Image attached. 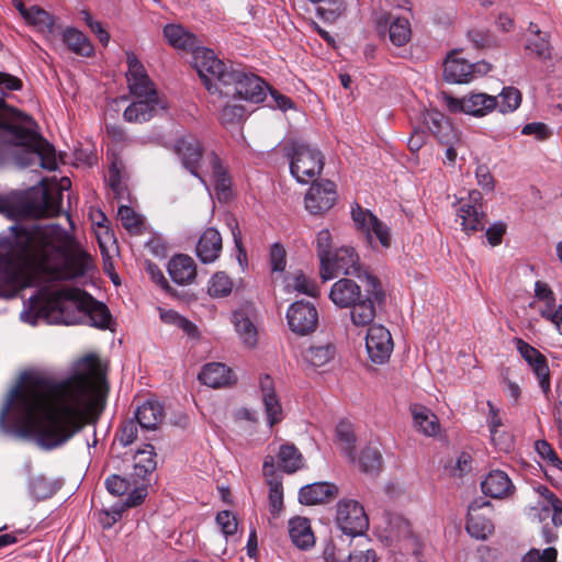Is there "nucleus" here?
<instances>
[{"label":"nucleus","mask_w":562,"mask_h":562,"mask_svg":"<svg viewBox=\"0 0 562 562\" xmlns=\"http://www.w3.org/2000/svg\"><path fill=\"white\" fill-rule=\"evenodd\" d=\"M106 392L94 359L85 358L64 379L35 378L11 389L0 408V432L59 448L95 418Z\"/></svg>","instance_id":"1"},{"label":"nucleus","mask_w":562,"mask_h":562,"mask_svg":"<svg viewBox=\"0 0 562 562\" xmlns=\"http://www.w3.org/2000/svg\"><path fill=\"white\" fill-rule=\"evenodd\" d=\"M91 267V257L59 225L22 227L0 238V299L15 297L40 277L70 280Z\"/></svg>","instance_id":"2"},{"label":"nucleus","mask_w":562,"mask_h":562,"mask_svg":"<svg viewBox=\"0 0 562 562\" xmlns=\"http://www.w3.org/2000/svg\"><path fill=\"white\" fill-rule=\"evenodd\" d=\"M69 308L86 310L90 324L94 327L108 328L111 316L108 307L92 300L90 295L77 288H61L53 292L38 291L24 301V308L20 313L23 323L35 326L38 319L48 323L71 324L75 321L65 316Z\"/></svg>","instance_id":"3"},{"label":"nucleus","mask_w":562,"mask_h":562,"mask_svg":"<svg viewBox=\"0 0 562 562\" xmlns=\"http://www.w3.org/2000/svg\"><path fill=\"white\" fill-rule=\"evenodd\" d=\"M9 145L19 148L15 156L21 167L40 166L49 171L57 168L55 148L35 132L33 120L7 108L0 99V161Z\"/></svg>","instance_id":"4"},{"label":"nucleus","mask_w":562,"mask_h":562,"mask_svg":"<svg viewBox=\"0 0 562 562\" xmlns=\"http://www.w3.org/2000/svg\"><path fill=\"white\" fill-rule=\"evenodd\" d=\"M126 80L132 103L124 110L123 116L130 123H144L165 109V102L147 75L144 65L133 53H126Z\"/></svg>","instance_id":"5"},{"label":"nucleus","mask_w":562,"mask_h":562,"mask_svg":"<svg viewBox=\"0 0 562 562\" xmlns=\"http://www.w3.org/2000/svg\"><path fill=\"white\" fill-rule=\"evenodd\" d=\"M268 86L257 75L247 72L241 68H231L226 81L221 88V97L240 99L252 103H260L267 97Z\"/></svg>","instance_id":"6"},{"label":"nucleus","mask_w":562,"mask_h":562,"mask_svg":"<svg viewBox=\"0 0 562 562\" xmlns=\"http://www.w3.org/2000/svg\"><path fill=\"white\" fill-rule=\"evenodd\" d=\"M291 175L300 183H308L323 170L324 156L318 148L304 142H293L288 150Z\"/></svg>","instance_id":"7"},{"label":"nucleus","mask_w":562,"mask_h":562,"mask_svg":"<svg viewBox=\"0 0 562 562\" xmlns=\"http://www.w3.org/2000/svg\"><path fill=\"white\" fill-rule=\"evenodd\" d=\"M192 64L209 92L218 94L225 85L226 75L234 68L232 64L217 58L212 49L200 46L192 52Z\"/></svg>","instance_id":"8"},{"label":"nucleus","mask_w":562,"mask_h":562,"mask_svg":"<svg viewBox=\"0 0 562 562\" xmlns=\"http://www.w3.org/2000/svg\"><path fill=\"white\" fill-rule=\"evenodd\" d=\"M364 280L367 282L364 297L348 307L350 308L351 324L358 328H369L373 325L372 322L376 314L374 302H380L384 297L381 283L376 277L366 272Z\"/></svg>","instance_id":"9"},{"label":"nucleus","mask_w":562,"mask_h":562,"mask_svg":"<svg viewBox=\"0 0 562 562\" xmlns=\"http://www.w3.org/2000/svg\"><path fill=\"white\" fill-rule=\"evenodd\" d=\"M176 151L180 157L183 167L189 170L194 177L200 179V181L206 187V181L204 179L205 173L209 172L207 166L209 161L206 156L211 151H203L202 146L199 139L192 135H186L178 139L176 144Z\"/></svg>","instance_id":"10"},{"label":"nucleus","mask_w":562,"mask_h":562,"mask_svg":"<svg viewBox=\"0 0 562 562\" xmlns=\"http://www.w3.org/2000/svg\"><path fill=\"white\" fill-rule=\"evenodd\" d=\"M491 70V65L485 61L469 63L460 56V53L451 52L443 64V77L450 83H467L483 76Z\"/></svg>","instance_id":"11"},{"label":"nucleus","mask_w":562,"mask_h":562,"mask_svg":"<svg viewBox=\"0 0 562 562\" xmlns=\"http://www.w3.org/2000/svg\"><path fill=\"white\" fill-rule=\"evenodd\" d=\"M336 522L344 533L351 537L362 535L369 527L363 506L351 498H342L337 503Z\"/></svg>","instance_id":"12"},{"label":"nucleus","mask_w":562,"mask_h":562,"mask_svg":"<svg viewBox=\"0 0 562 562\" xmlns=\"http://www.w3.org/2000/svg\"><path fill=\"white\" fill-rule=\"evenodd\" d=\"M328 271H325L324 265L321 266L319 272L324 281L331 280L338 274H355L358 278L364 279V271L361 273L359 263V256L352 247L344 246L336 249L331 256L328 257Z\"/></svg>","instance_id":"13"},{"label":"nucleus","mask_w":562,"mask_h":562,"mask_svg":"<svg viewBox=\"0 0 562 562\" xmlns=\"http://www.w3.org/2000/svg\"><path fill=\"white\" fill-rule=\"evenodd\" d=\"M456 213L457 221L460 222L464 233L470 234L483 229L485 213L481 192L472 190L467 198H460Z\"/></svg>","instance_id":"14"},{"label":"nucleus","mask_w":562,"mask_h":562,"mask_svg":"<svg viewBox=\"0 0 562 562\" xmlns=\"http://www.w3.org/2000/svg\"><path fill=\"white\" fill-rule=\"evenodd\" d=\"M351 217L357 228L364 234L370 245L373 244V237H375L382 247L389 248L391 246L392 238L390 227L369 210H364L356 203L351 207Z\"/></svg>","instance_id":"15"},{"label":"nucleus","mask_w":562,"mask_h":562,"mask_svg":"<svg viewBox=\"0 0 562 562\" xmlns=\"http://www.w3.org/2000/svg\"><path fill=\"white\" fill-rule=\"evenodd\" d=\"M515 345L520 356L524 358V360L536 375L539 387L541 389L544 397L550 401L552 395L551 379L550 369L546 357L535 347L520 338L515 340Z\"/></svg>","instance_id":"16"},{"label":"nucleus","mask_w":562,"mask_h":562,"mask_svg":"<svg viewBox=\"0 0 562 562\" xmlns=\"http://www.w3.org/2000/svg\"><path fill=\"white\" fill-rule=\"evenodd\" d=\"M496 105L497 99L483 92L469 93L462 98H447V106L451 112L479 117L492 112Z\"/></svg>","instance_id":"17"},{"label":"nucleus","mask_w":562,"mask_h":562,"mask_svg":"<svg viewBox=\"0 0 562 562\" xmlns=\"http://www.w3.org/2000/svg\"><path fill=\"white\" fill-rule=\"evenodd\" d=\"M286 321L293 333L304 336L316 329L318 313L313 303L296 301L288 308Z\"/></svg>","instance_id":"18"},{"label":"nucleus","mask_w":562,"mask_h":562,"mask_svg":"<svg viewBox=\"0 0 562 562\" xmlns=\"http://www.w3.org/2000/svg\"><path fill=\"white\" fill-rule=\"evenodd\" d=\"M366 350L373 363H385L393 351L390 330L382 325H371L366 336Z\"/></svg>","instance_id":"19"},{"label":"nucleus","mask_w":562,"mask_h":562,"mask_svg":"<svg viewBox=\"0 0 562 562\" xmlns=\"http://www.w3.org/2000/svg\"><path fill=\"white\" fill-rule=\"evenodd\" d=\"M337 200L336 186L324 180L313 183L305 195V207L312 214H321L333 207Z\"/></svg>","instance_id":"20"},{"label":"nucleus","mask_w":562,"mask_h":562,"mask_svg":"<svg viewBox=\"0 0 562 562\" xmlns=\"http://www.w3.org/2000/svg\"><path fill=\"white\" fill-rule=\"evenodd\" d=\"M375 24L380 33L389 30L390 41L395 46H404L411 40V23L406 18H395L390 13H381L376 16Z\"/></svg>","instance_id":"21"},{"label":"nucleus","mask_w":562,"mask_h":562,"mask_svg":"<svg viewBox=\"0 0 562 562\" xmlns=\"http://www.w3.org/2000/svg\"><path fill=\"white\" fill-rule=\"evenodd\" d=\"M366 295V290L362 292L361 286L353 280L342 278L336 281L329 291V299L339 308H347L355 305L358 301L362 300Z\"/></svg>","instance_id":"22"},{"label":"nucleus","mask_w":562,"mask_h":562,"mask_svg":"<svg viewBox=\"0 0 562 562\" xmlns=\"http://www.w3.org/2000/svg\"><path fill=\"white\" fill-rule=\"evenodd\" d=\"M490 502L479 498L474 499L468 508L467 530L469 535L476 539H485L494 530L492 521L480 510L490 507Z\"/></svg>","instance_id":"23"},{"label":"nucleus","mask_w":562,"mask_h":562,"mask_svg":"<svg viewBox=\"0 0 562 562\" xmlns=\"http://www.w3.org/2000/svg\"><path fill=\"white\" fill-rule=\"evenodd\" d=\"M206 159L209 161V172L206 175H212L216 196L220 201L226 202L233 196L231 177L215 153L211 151Z\"/></svg>","instance_id":"24"},{"label":"nucleus","mask_w":562,"mask_h":562,"mask_svg":"<svg viewBox=\"0 0 562 562\" xmlns=\"http://www.w3.org/2000/svg\"><path fill=\"white\" fill-rule=\"evenodd\" d=\"M201 383L213 389L232 385L236 376L231 368L221 362L206 363L198 375Z\"/></svg>","instance_id":"25"},{"label":"nucleus","mask_w":562,"mask_h":562,"mask_svg":"<svg viewBox=\"0 0 562 562\" xmlns=\"http://www.w3.org/2000/svg\"><path fill=\"white\" fill-rule=\"evenodd\" d=\"M482 492L493 498H507L515 492V486L506 472L491 471L481 483Z\"/></svg>","instance_id":"26"},{"label":"nucleus","mask_w":562,"mask_h":562,"mask_svg":"<svg viewBox=\"0 0 562 562\" xmlns=\"http://www.w3.org/2000/svg\"><path fill=\"white\" fill-rule=\"evenodd\" d=\"M222 248L223 244L220 232L209 227L200 236L195 251L203 263H212L220 257Z\"/></svg>","instance_id":"27"},{"label":"nucleus","mask_w":562,"mask_h":562,"mask_svg":"<svg viewBox=\"0 0 562 562\" xmlns=\"http://www.w3.org/2000/svg\"><path fill=\"white\" fill-rule=\"evenodd\" d=\"M338 494V487L328 482H316L301 487L299 501L303 505H315L328 502Z\"/></svg>","instance_id":"28"},{"label":"nucleus","mask_w":562,"mask_h":562,"mask_svg":"<svg viewBox=\"0 0 562 562\" xmlns=\"http://www.w3.org/2000/svg\"><path fill=\"white\" fill-rule=\"evenodd\" d=\"M288 531L292 543L300 550H308L315 544V536L307 518L296 516L289 520Z\"/></svg>","instance_id":"29"},{"label":"nucleus","mask_w":562,"mask_h":562,"mask_svg":"<svg viewBox=\"0 0 562 562\" xmlns=\"http://www.w3.org/2000/svg\"><path fill=\"white\" fill-rule=\"evenodd\" d=\"M487 426L491 440L501 451L507 452L513 448V438L509 434L501 430L503 422L499 415V409L490 401L487 402Z\"/></svg>","instance_id":"30"},{"label":"nucleus","mask_w":562,"mask_h":562,"mask_svg":"<svg viewBox=\"0 0 562 562\" xmlns=\"http://www.w3.org/2000/svg\"><path fill=\"white\" fill-rule=\"evenodd\" d=\"M168 272L177 284H189L195 279L196 266L191 257L177 255L169 261Z\"/></svg>","instance_id":"31"},{"label":"nucleus","mask_w":562,"mask_h":562,"mask_svg":"<svg viewBox=\"0 0 562 562\" xmlns=\"http://www.w3.org/2000/svg\"><path fill=\"white\" fill-rule=\"evenodd\" d=\"M424 123L428 130L443 144L450 143L457 134L448 119L437 110H428L424 113Z\"/></svg>","instance_id":"32"},{"label":"nucleus","mask_w":562,"mask_h":562,"mask_svg":"<svg viewBox=\"0 0 562 562\" xmlns=\"http://www.w3.org/2000/svg\"><path fill=\"white\" fill-rule=\"evenodd\" d=\"M137 424L146 430H154L162 422L164 407L157 401H146L136 409Z\"/></svg>","instance_id":"33"},{"label":"nucleus","mask_w":562,"mask_h":562,"mask_svg":"<svg viewBox=\"0 0 562 562\" xmlns=\"http://www.w3.org/2000/svg\"><path fill=\"white\" fill-rule=\"evenodd\" d=\"M164 36L169 45L178 49L193 52L199 44L196 36L179 24H167L164 27Z\"/></svg>","instance_id":"34"},{"label":"nucleus","mask_w":562,"mask_h":562,"mask_svg":"<svg viewBox=\"0 0 562 562\" xmlns=\"http://www.w3.org/2000/svg\"><path fill=\"white\" fill-rule=\"evenodd\" d=\"M284 292L305 294L312 297H316L318 295V288L313 280L306 277L302 271H295L293 273L286 274L283 281Z\"/></svg>","instance_id":"35"},{"label":"nucleus","mask_w":562,"mask_h":562,"mask_svg":"<svg viewBox=\"0 0 562 562\" xmlns=\"http://www.w3.org/2000/svg\"><path fill=\"white\" fill-rule=\"evenodd\" d=\"M412 415L415 428L426 435L436 436L440 430L437 416L427 407L415 405L412 408Z\"/></svg>","instance_id":"36"},{"label":"nucleus","mask_w":562,"mask_h":562,"mask_svg":"<svg viewBox=\"0 0 562 562\" xmlns=\"http://www.w3.org/2000/svg\"><path fill=\"white\" fill-rule=\"evenodd\" d=\"M16 8L26 23L35 27L38 32L45 33L52 31L53 20L45 10L36 5L26 8L21 2L16 4Z\"/></svg>","instance_id":"37"},{"label":"nucleus","mask_w":562,"mask_h":562,"mask_svg":"<svg viewBox=\"0 0 562 562\" xmlns=\"http://www.w3.org/2000/svg\"><path fill=\"white\" fill-rule=\"evenodd\" d=\"M63 41L77 55L90 57L94 53L91 41L75 27H68L63 32Z\"/></svg>","instance_id":"38"},{"label":"nucleus","mask_w":562,"mask_h":562,"mask_svg":"<svg viewBox=\"0 0 562 562\" xmlns=\"http://www.w3.org/2000/svg\"><path fill=\"white\" fill-rule=\"evenodd\" d=\"M233 323L243 342L248 347H254L257 344L258 334L250 318L243 311H236L233 313Z\"/></svg>","instance_id":"39"},{"label":"nucleus","mask_w":562,"mask_h":562,"mask_svg":"<svg viewBox=\"0 0 562 562\" xmlns=\"http://www.w3.org/2000/svg\"><path fill=\"white\" fill-rule=\"evenodd\" d=\"M155 449L151 445H145L144 449L137 450L134 456V474L145 479L157 465Z\"/></svg>","instance_id":"40"},{"label":"nucleus","mask_w":562,"mask_h":562,"mask_svg":"<svg viewBox=\"0 0 562 562\" xmlns=\"http://www.w3.org/2000/svg\"><path fill=\"white\" fill-rule=\"evenodd\" d=\"M335 356V348L331 345L310 346L303 352L304 361L315 368L328 363Z\"/></svg>","instance_id":"41"},{"label":"nucleus","mask_w":562,"mask_h":562,"mask_svg":"<svg viewBox=\"0 0 562 562\" xmlns=\"http://www.w3.org/2000/svg\"><path fill=\"white\" fill-rule=\"evenodd\" d=\"M279 468L286 473H293L302 467V454L293 445H283L278 453Z\"/></svg>","instance_id":"42"},{"label":"nucleus","mask_w":562,"mask_h":562,"mask_svg":"<svg viewBox=\"0 0 562 562\" xmlns=\"http://www.w3.org/2000/svg\"><path fill=\"white\" fill-rule=\"evenodd\" d=\"M312 3H324L317 7L316 13L325 22L333 23L339 19L347 10V4L344 0H308Z\"/></svg>","instance_id":"43"},{"label":"nucleus","mask_w":562,"mask_h":562,"mask_svg":"<svg viewBox=\"0 0 562 562\" xmlns=\"http://www.w3.org/2000/svg\"><path fill=\"white\" fill-rule=\"evenodd\" d=\"M382 456L378 448L367 447L358 460L359 470L369 475H375L381 470Z\"/></svg>","instance_id":"44"},{"label":"nucleus","mask_w":562,"mask_h":562,"mask_svg":"<svg viewBox=\"0 0 562 562\" xmlns=\"http://www.w3.org/2000/svg\"><path fill=\"white\" fill-rule=\"evenodd\" d=\"M60 195V193H58ZM61 206V196L55 198L48 189L42 190L41 202L36 206H32L31 213L34 216H54L59 213Z\"/></svg>","instance_id":"45"},{"label":"nucleus","mask_w":562,"mask_h":562,"mask_svg":"<svg viewBox=\"0 0 562 562\" xmlns=\"http://www.w3.org/2000/svg\"><path fill=\"white\" fill-rule=\"evenodd\" d=\"M529 30L533 33V38L529 40L526 49L535 53L539 58L546 59L550 57V44L546 33H542L537 25L532 23Z\"/></svg>","instance_id":"46"},{"label":"nucleus","mask_w":562,"mask_h":562,"mask_svg":"<svg viewBox=\"0 0 562 562\" xmlns=\"http://www.w3.org/2000/svg\"><path fill=\"white\" fill-rule=\"evenodd\" d=\"M497 99V105L499 112L509 113L514 112L521 103V93L514 87H505Z\"/></svg>","instance_id":"47"},{"label":"nucleus","mask_w":562,"mask_h":562,"mask_svg":"<svg viewBox=\"0 0 562 562\" xmlns=\"http://www.w3.org/2000/svg\"><path fill=\"white\" fill-rule=\"evenodd\" d=\"M539 494L543 497V510H552V522L554 526H562V501L558 498L548 487L540 486Z\"/></svg>","instance_id":"48"},{"label":"nucleus","mask_w":562,"mask_h":562,"mask_svg":"<svg viewBox=\"0 0 562 562\" xmlns=\"http://www.w3.org/2000/svg\"><path fill=\"white\" fill-rule=\"evenodd\" d=\"M336 438L344 453L353 460L355 434L352 425L348 422H340L336 427Z\"/></svg>","instance_id":"49"},{"label":"nucleus","mask_w":562,"mask_h":562,"mask_svg":"<svg viewBox=\"0 0 562 562\" xmlns=\"http://www.w3.org/2000/svg\"><path fill=\"white\" fill-rule=\"evenodd\" d=\"M233 290V281L224 272L215 273L209 281V294L214 297L227 296Z\"/></svg>","instance_id":"50"},{"label":"nucleus","mask_w":562,"mask_h":562,"mask_svg":"<svg viewBox=\"0 0 562 562\" xmlns=\"http://www.w3.org/2000/svg\"><path fill=\"white\" fill-rule=\"evenodd\" d=\"M269 485V509L273 517H277L283 508V487L277 479H268Z\"/></svg>","instance_id":"51"},{"label":"nucleus","mask_w":562,"mask_h":562,"mask_svg":"<svg viewBox=\"0 0 562 562\" xmlns=\"http://www.w3.org/2000/svg\"><path fill=\"white\" fill-rule=\"evenodd\" d=\"M262 403L270 427L282 420V406L276 393L262 396Z\"/></svg>","instance_id":"52"},{"label":"nucleus","mask_w":562,"mask_h":562,"mask_svg":"<svg viewBox=\"0 0 562 562\" xmlns=\"http://www.w3.org/2000/svg\"><path fill=\"white\" fill-rule=\"evenodd\" d=\"M316 248L317 255L319 258L321 266L324 265L325 271H328L326 265H328V257L331 256L334 251H331V235L328 229H322L317 233L316 236Z\"/></svg>","instance_id":"53"},{"label":"nucleus","mask_w":562,"mask_h":562,"mask_svg":"<svg viewBox=\"0 0 562 562\" xmlns=\"http://www.w3.org/2000/svg\"><path fill=\"white\" fill-rule=\"evenodd\" d=\"M245 111L241 105L227 104L220 114V121L224 126L238 124L244 117Z\"/></svg>","instance_id":"54"},{"label":"nucleus","mask_w":562,"mask_h":562,"mask_svg":"<svg viewBox=\"0 0 562 562\" xmlns=\"http://www.w3.org/2000/svg\"><path fill=\"white\" fill-rule=\"evenodd\" d=\"M216 524L226 538L235 535L237 530V519L229 510L220 512L216 515Z\"/></svg>","instance_id":"55"},{"label":"nucleus","mask_w":562,"mask_h":562,"mask_svg":"<svg viewBox=\"0 0 562 562\" xmlns=\"http://www.w3.org/2000/svg\"><path fill=\"white\" fill-rule=\"evenodd\" d=\"M270 265L272 272H283L285 269V249L280 243H274L270 248Z\"/></svg>","instance_id":"56"},{"label":"nucleus","mask_w":562,"mask_h":562,"mask_svg":"<svg viewBox=\"0 0 562 562\" xmlns=\"http://www.w3.org/2000/svg\"><path fill=\"white\" fill-rule=\"evenodd\" d=\"M105 487L110 494L122 496L130 490L131 483L125 477L112 474L105 480Z\"/></svg>","instance_id":"57"},{"label":"nucleus","mask_w":562,"mask_h":562,"mask_svg":"<svg viewBox=\"0 0 562 562\" xmlns=\"http://www.w3.org/2000/svg\"><path fill=\"white\" fill-rule=\"evenodd\" d=\"M117 215L123 226L128 231L138 229L142 225L139 215L136 214L134 210L127 205L120 206Z\"/></svg>","instance_id":"58"},{"label":"nucleus","mask_w":562,"mask_h":562,"mask_svg":"<svg viewBox=\"0 0 562 562\" xmlns=\"http://www.w3.org/2000/svg\"><path fill=\"white\" fill-rule=\"evenodd\" d=\"M536 297L544 304L542 310H550L555 307V299L551 289L547 283L537 281L535 284Z\"/></svg>","instance_id":"59"},{"label":"nucleus","mask_w":562,"mask_h":562,"mask_svg":"<svg viewBox=\"0 0 562 562\" xmlns=\"http://www.w3.org/2000/svg\"><path fill=\"white\" fill-rule=\"evenodd\" d=\"M31 493L38 499H45L53 495L54 488L45 477H36L31 483Z\"/></svg>","instance_id":"60"},{"label":"nucleus","mask_w":562,"mask_h":562,"mask_svg":"<svg viewBox=\"0 0 562 562\" xmlns=\"http://www.w3.org/2000/svg\"><path fill=\"white\" fill-rule=\"evenodd\" d=\"M536 450L541 458L548 460L553 467L562 469V461L546 440H538L536 442Z\"/></svg>","instance_id":"61"},{"label":"nucleus","mask_w":562,"mask_h":562,"mask_svg":"<svg viewBox=\"0 0 562 562\" xmlns=\"http://www.w3.org/2000/svg\"><path fill=\"white\" fill-rule=\"evenodd\" d=\"M521 133L524 135H532L538 140L547 139L551 133L548 126L544 123L532 122L528 123L522 127Z\"/></svg>","instance_id":"62"},{"label":"nucleus","mask_w":562,"mask_h":562,"mask_svg":"<svg viewBox=\"0 0 562 562\" xmlns=\"http://www.w3.org/2000/svg\"><path fill=\"white\" fill-rule=\"evenodd\" d=\"M475 177L479 186L486 191H492L494 189V180L485 165H479L475 169Z\"/></svg>","instance_id":"63"},{"label":"nucleus","mask_w":562,"mask_h":562,"mask_svg":"<svg viewBox=\"0 0 562 562\" xmlns=\"http://www.w3.org/2000/svg\"><path fill=\"white\" fill-rule=\"evenodd\" d=\"M137 426L139 425L137 424V422L134 420H127L126 423H124L120 436V442L123 446H128L132 442H134V440L137 437Z\"/></svg>","instance_id":"64"}]
</instances>
